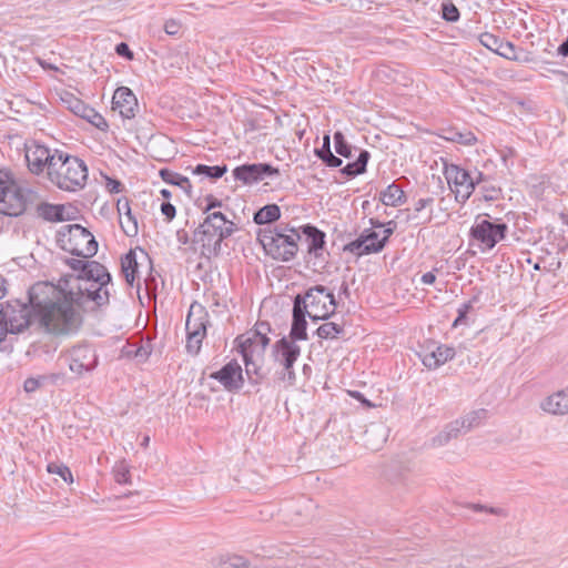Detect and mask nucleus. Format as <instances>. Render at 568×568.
I'll list each match as a JSON object with an SVG mask.
<instances>
[{"instance_id":"nucleus-1","label":"nucleus","mask_w":568,"mask_h":568,"mask_svg":"<svg viewBox=\"0 0 568 568\" xmlns=\"http://www.w3.org/2000/svg\"><path fill=\"white\" fill-rule=\"evenodd\" d=\"M109 287L101 282L68 274L59 284L38 282L29 290V303L37 318L53 335H70L79 331L82 315L78 307L93 302L97 306L109 304Z\"/></svg>"},{"instance_id":"nucleus-2","label":"nucleus","mask_w":568,"mask_h":568,"mask_svg":"<svg viewBox=\"0 0 568 568\" xmlns=\"http://www.w3.org/2000/svg\"><path fill=\"white\" fill-rule=\"evenodd\" d=\"M205 201L206 205L203 207V213L206 214V217L194 231L193 243L202 257L211 260L221 254L222 242L237 231V226L233 221L227 220L223 213L211 212L213 209L222 206L221 200L209 195Z\"/></svg>"},{"instance_id":"nucleus-3","label":"nucleus","mask_w":568,"mask_h":568,"mask_svg":"<svg viewBox=\"0 0 568 568\" xmlns=\"http://www.w3.org/2000/svg\"><path fill=\"white\" fill-rule=\"evenodd\" d=\"M257 240L268 256L281 262H290L298 252L301 235L295 229L281 224L260 230Z\"/></svg>"},{"instance_id":"nucleus-4","label":"nucleus","mask_w":568,"mask_h":568,"mask_svg":"<svg viewBox=\"0 0 568 568\" xmlns=\"http://www.w3.org/2000/svg\"><path fill=\"white\" fill-rule=\"evenodd\" d=\"M40 196L32 189L21 186L6 170H0V213L8 216H19Z\"/></svg>"},{"instance_id":"nucleus-5","label":"nucleus","mask_w":568,"mask_h":568,"mask_svg":"<svg viewBox=\"0 0 568 568\" xmlns=\"http://www.w3.org/2000/svg\"><path fill=\"white\" fill-rule=\"evenodd\" d=\"M48 179L59 189L74 192L84 187L88 168L81 159L60 151L50 166Z\"/></svg>"},{"instance_id":"nucleus-6","label":"nucleus","mask_w":568,"mask_h":568,"mask_svg":"<svg viewBox=\"0 0 568 568\" xmlns=\"http://www.w3.org/2000/svg\"><path fill=\"white\" fill-rule=\"evenodd\" d=\"M57 243L63 251L83 258L92 257L98 252L94 236L80 224L62 225L57 233Z\"/></svg>"},{"instance_id":"nucleus-7","label":"nucleus","mask_w":568,"mask_h":568,"mask_svg":"<svg viewBox=\"0 0 568 568\" xmlns=\"http://www.w3.org/2000/svg\"><path fill=\"white\" fill-rule=\"evenodd\" d=\"M294 298L304 302L301 308L314 322L327 320L335 313L337 305L334 294L323 285H315L308 288L304 295L298 294Z\"/></svg>"},{"instance_id":"nucleus-8","label":"nucleus","mask_w":568,"mask_h":568,"mask_svg":"<svg viewBox=\"0 0 568 568\" xmlns=\"http://www.w3.org/2000/svg\"><path fill=\"white\" fill-rule=\"evenodd\" d=\"M0 326L3 331V339L8 333L17 334L24 331L32 322H37L41 328L45 327L37 318L33 306L30 307L19 301L7 302L2 304V315L0 316Z\"/></svg>"},{"instance_id":"nucleus-9","label":"nucleus","mask_w":568,"mask_h":568,"mask_svg":"<svg viewBox=\"0 0 568 568\" xmlns=\"http://www.w3.org/2000/svg\"><path fill=\"white\" fill-rule=\"evenodd\" d=\"M207 313L201 305L192 304L186 316V352L197 355L206 336Z\"/></svg>"},{"instance_id":"nucleus-10","label":"nucleus","mask_w":568,"mask_h":568,"mask_svg":"<svg viewBox=\"0 0 568 568\" xmlns=\"http://www.w3.org/2000/svg\"><path fill=\"white\" fill-rule=\"evenodd\" d=\"M59 153V150L55 149L51 151L45 145L36 141L26 143L24 145V158L27 166L28 170L34 175H40L47 171V175L49 176L50 166H52V163Z\"/></svg>"},{"instance_id":"nucleus-11","label":"nucleus","mask_w":568,"mask_h":568,"mask_svg":"<svg viewBox=\"0 0 568 568\" xmlns=\"http://www.w3.org/2000/svg\"><path fill=\"white\" fill-rule=\"evenodd\" d=\"M444 175L452 192L455 194L456 201L465 203L473 194L470 171L454 163H445Z\"/></svg>"},{"instance_id":"nucleus-12","label":"nucleus","mask_w":568,"mask_h":568,"mask_svg":"<svg viewBox=\"0 0 568 568\" xmlns=\"http://www.w3.org/2000/svg\"><path fill=\"white\" fill-rule=\"evenodd\" d=\"M507 230L506 223H496L478 216L470 229V236L480 242L485 248L491 250L505 239Z\"/></svg>"},{"instance_id":"nucleus-13","label":"nucleus","mask_w":568,"mask_h":568,"mask_svg":"<svg viewBox=\"0 0 568 568\" xmlns=\"http://www.w3.org/2000/svg\"><path fill=\"white\" fill-rule=\"evenodd\" d=\"M70 371L77 376L92 372L98 365L95 351L87 344L73 346L65 354Z\"/></svg>"},{"instance_id":"nucleus-14","label":"nucleus","mask_w":568,"mask_h":568,"mask_svg":"<svg viewBox=\"0 0 568 568\" xmlns=\"http://www.w3.org/2000/svg\"><path fill=\"white\" fill-rule=\"evenodd\" d=\"M278 175L280 170L268 163L243 164L233 170L234 179L244 184H253L264 180L265 178Z\"/></svg>"},{"instance_id":"nucleus-15","label":"nucleus","mask_w":568,"mask_h":568,"mask_svg":"<svg viewBox=\"0 0 568 568\" xmlns=\"http://www.w3.org/2000/svg\"><path fill=\"white\" fill-rule=\"evenodd\" d=\"M300 355L301 347L288 337L284 336L273 345L274 361L282 365L283 368L293 367Z\"/></svg>"},{"instance_id":"nucleus-16","label":"nucleus","mask_w":568,"mask_h":568,"mask_svg":"<svg viewBox=\"0 0 568 568\" xmlns=\"http://www.w3.org/2000/svg\"><path fill=\"white\" fill-rule=\"evenodd\" d=\"M112 110L119 112L123 119H133L138 110V100L126 87L118 88L112 98Z\"/></svg>"},{"instance_id":"nucleus-17","label":"nucleus","mask_w":568,"mask_h":568,"mask_svg":"<svg viewBox=\"0 0 568 568\" xmlns=\"http://www.w3.org/2000/svg\"><path fill=\"white\" fill-rule=\"evenodd\" d=\"M212 377L229 390L239 389L243 384L242 368L235 361L227 363L219 372L213 373Z\"/></svg>"},{"instance_id":"nucleus-18","label":"nucleus","mask_w":568,"mask_h":568,"mask_svg":"<svg viewBox=\"0 0 568 568\" xmlns=\"http://www.w3.org/2000/svg\"><path fill=\"white\" fill-rule=\"evenodd\" d=\"M69 109L78 116L87 120L101 131H106L109 124L106 120L98 113L93 108L87 105L81 100L72 98L69 102Z\"/></svg>"},{"instance_id":"nucleus-19","label":"nucleus","mask_w":568,"mask_h":568,"mask_svg":"<svg viewBox=\"0 0 568 568\" xmlns=\"http://www.w3.org/2000/svg\"><path fill=\"white\" fill-rule=\"evenodd\" d=\"M540 409L547 414L562 416L568 414V386L557 390L540 403Z\"/></svg>"},{"instance_id":"nucleus-20","label":"nucleus","mask_w":568,"mask_h":568,"mask_svg":"<svg viewBox=\"0 0 568 568\" xmlns=\"http://www.w3.org/2000/svg\"><path fill=\"white\" fill-rule=\"evenodd\" d=\"M381 239L379 234L373 229H365L355 241L345 245L344 250L358 256L378 253L379 251H368L367 248L372 247V244L376 245L381 242Z\"/></svg>"},{"instance_id":"nucleus-21","label":"nucleus","mask_w":568,"mask_h":568,"mask_svg":"<svg viewBox=\"0 0 568 568\" xmlns=\"http://www.w3.org/2000/svg\"><path fill=\"white\" fill-rule=\"evenodd\" d=\"M455 349L454 347H449L446 345H438L433 351H425L424 353L419 354L423 364L429 368V369H436L440 365L445 364L446 362L453 359L455 357Z\"/></svg>"},{"instance_id":"nucleus-22","label":"nucleus","mask_w":568,"mask_h":568,"mask_svg":"<svg viewBox=\"0 0 568 568\" xmlns=\"http://www.w3.org/2000/svg\"><path fill=\"white\" fill-rule=\"evenodd\" d=\"M302 300L294 298L293 302V321L290 331V337L293 341H306L307 339V322L306 315L307 313L301 308Z\"/></svg>"},{"instance_id":"nucleus-23","label":"nucleus","mask_w":568,"mask_h":568,"mask_svg":"<svg viewBox=\"0 0 568 568\" xmlns=\"http://www.w3.org/2000/svg\"><path fill=\"white\" fill-rule=\"evenodd\" d=\"M116 209L120 215V226L126 236H135L139 232L138 220L132 214L130 202L126 197L118 200Z\"/></svg>"},{"instance_id":"nucleus-24","label":"nucleus","mask_w":568,"mask_h":568,"mask_svg":"<svg viewBox=\"0 0 568 568\" xmlns=\"http://www.w3.org/2000/svg\"><path fill=\"white\" fill-rule=\"evenodd\" d=\"M239 351L242 357H246L247 354L254 353L262 355L266 346H262V338L256 334V331H251L237 337Z\"/></svg>"},{"instance_id":"nucleus-25","label":"nucleus","mask_w":568,"mask_h":568,"mask_svg":"<svg viewBox=\"0 0 568 568\" xmlns=\"http://www.w3.org/2000/svg\"><path fill=\"white\" fill-rule=\"evenodd\" d=\"M33 205H36L37 215L44 221L62 222L67 220L64 205L39 202V200Z\"/></svg>"},{"instance_id":"nucleus-26","label":"nucleus","mask_w":568,"mask_h":568,"mask_svg":"<svg viewBox=\"0 0 568 568\" xmlns=\"http://www.w3.org/2000/svg\"><path fill=\"white\" fill-rule=\"evenodd\" d=\"M303 233L307 236L310 242L308 253L315 257H320L325 246V233L311 224L303 226Z\"/></svg>"},{"instance_id":"nucleus-27","label":"nucleus","mask_w":568,"mask_h":568,"mask_svg":"<svg viewBox=\"0 0 568 568\" xmlns=\"http://www.w3.org/2000/svg\"><path fill=\"white\" fill-rule=\"evenodd\" d=\"M121 270L126 283L130 286H133L139 273V263L136 261V254L134 251L130 250L121 258Z\"/></svg>"},{"instance_id":"nucleus-28","label":"nucleus","mask_w":568,"mask_h":568,"mask_svg":"<svg viewBox=\"0 0 568 568\" xmlns=\"http://www.w3.org/2000/svg\"><path fill=\"white\" fill-rule=\"evenodd\" d=\"M81 277L94 280L97 282H101L109 287L111 284L112 277L108 272L106 267L97 261H91L88 264L87 271L84 274H80Z\"/></svg>"},{"instance_id":"nucleus-29","label":"nucleus","mask_w":568,"mask_h":568,"mask_svg":"<svg viewBox=\"0 0 568 568\" xmlns=\"http://www.w3.org/2000/svg\"><path fill=\"white\" fill-rule=\"evenodd\" d=\"M369 158V152L362 150L354 162L347 163L343 169H341V173L347 178H355L359 174H363L366 172Z\"/></svg>"},{"instance_id":"nucleus-30","label":"nucleus","mask_w":568,"mask_h":568,"mask_svg":"<svg viewBox=\"0 0 568 568\" xmlns=\"http://www.w3.org/2000/svg\"><path fill=\"white\" fill-rule=\"evenodd\" d=\"M462 432L460 423L454 420L445 426V428L433 437L432 443L435 447H442L448 444L453 438H456Z\"/></svg>"},{"instance_id":"nucleus-31","label":"nucleus","mask_w":568,"mask_h":568,"mask_svg":"<svg viewBox=\"0 0 568 568\" xmlns=\"http://www.w3.org/2000/svg\"><path fill=\"white\" fill-rule=\"evenodd\" d=\"M281 217V210L277 204H267L254 213L253 221L258 224H271Z\"/></svg>"},{"instance_id":"nucleus-32","label":"nucleus","mask_w":568,"mask_h":568,"mask_svg":"<svg viewBox=\"0 0 568 568\" xmlns=\"http://www.w3.org/2000/svg\"><path fill=\"white\" fill-rule=\"evenodd\" d=\"M160 176L164 182L176 185V186L181 187L183 191H185V193L187 195H191L192 185H191L190 180L186 176H184L180 173L173 172L169 169L160 170Z\"/></svg>"},{"instance_id":"nucleus-33","label":"nucleus","mask_w":568,"mask_h":568,"mask_svg":"<svg viewBox=\"0 0 568 568\" xmlns=\"http://www.w3.org/2000/svg\"><path fill=\"white\" fill-rule=\"evenodd\" d=\"M404 191L395 183H392L381 193V200L385 205L396 206L403 203Z\"/></svg>"},{"instance_id":"nucleus-34","label":"nucleus","mask_w":568,"mask_h":568,"mask_svg":"<svg viewBox=\"0 0 568 568\" xmlns=\"http://www.w3.org/2000/svg\"><path fill=\"white\" fill-rule=\"evenodd\" d=\"M221 568H250V561L240 555H223L216 559Z\"/></svg>"},{"instance_id":"nucleus-35","label":"nucleus","mask_w":568,"mask_h":568,"mask_svg":"<svg viewBox=\"0 0 568 568\" xmlns=\"http://www.w3.org/2000/svg\"><path fill=\"white\" fill-rule=\"evenodd\" d=\"M192 172L195 175H203L211 180H217V179L222 178L227 172V166L225 164L224 165H214V166H209L205 164H197L193 169Z\"/></svg>"},{"instance_id":"nucleus-36","label":"nucleus","mask_w":568,"mask_h":568,"mask_svg":"<svg viewBox=\"0 0 568 568\" xmlns=\"http://www.w3.org/2000/svg\"><path fill=\"white\" fill-rule=\"evenodd\" d=\"M487 417V410L484 408L470 412L462 419H457L460 423L462 429L470 430L474 427L480 425V423Z\"/></svg>"},{"instance_id":"nucleus-37","label":"nucleus","mask_w":568,"mask_h":568,"mask_svg":"<svg viewBox=\"0 0 568 568\" xmlns=\"http://www.w3.org/2000/svg\"><path fill=\"white\" fill-rule=\"evenodd\" d=\"M343 332L344 327L342 325L326 322L317 328L316 334L320 338L329 339L338 337Z\"/></svg>"},{"instance_id":"nucleus-38","label":"nucleus","mask_w":568,"mask_h":568,"mask_svg":"<svg viewBox=\"0 0 568 568\" xmlns=\"http://www.w3.org/2000/svg\"><path fill=\"white\" fill-rule=\"evenodd\" d=\"M333 139L336 153L346 159L352 158V145L346 141L344 134L341 131H336Z\"/></svg>"},{"instance_id":"nucleus-39","label":"nucleus","mask_w":568,"mask_h":568,"mask_svg":"<svg viewBox=\"0 0 568 568\" xmlns=\"http://www.w3.org/2000/svg\"><path fill=\"white\" fill-rule=\"evenodd\" d=\"M445 139L463 145H474L477 142L475 134L470 131H449V135L445 136Z\"/></svg>"},{"instance_id":"nucleus-40","label":"nucleus","mask_w":568,"mask_h":568,"mask_svg":"<svg viewBox=\"0 0 568 568\" xmlns=\"http://www.w3.org/2000/svg\"><path fill=\"white\" fill-rule=\"evenodd\" d=\"M47 470L49 474L60 476L65 483L71 484L73 481V476L70 468L61 463H49L47 466Z\"/></svg>"},{"instance_id":"nucleus-41","label":"nucleus","mask_w":568,"mask_h":568,"mask_svg":"<svg viewBox=\"0 0 568 568\" xmlns=\"http://www.w3.org/2000/svg\"><path fill=\"white\" fill-rule=\"evenodd\" d=\"M113 475L115 481L119 484L131 483L130 466L126 464L125 460H120L114 465Z\"/></svg>"},{"instance_id":"nucleus-42","label":"nucleus","mask_w":568,"mask_h":568,"mask_svg":"<svg viewBox=\"0 0 568 568\" xmlns=\"http://www.w3.org/2000/svg\"><path fill=\"white\" fill-rule=\"evenodd\" d=\"M496 54L505 58V59H508L510 61H520V57L519 54L517 53V49L515 47V44L510 41H501V43L499 44V49L498 51L496 52Z\"/></svg>"},{"instance_id":"nucleus-43","label":"nucleus","mask_w":568,"mask_h":568,"mask_svg":"<svg viewBox=\"0 0 568 568\" xmlns=\"http://www.w3.org/2000/svg\"><path fill=\"white\" fill-rule=\"evenodd\" d=\"M130 349L126 352L128 355H133L139 362H145L151 355L152 348L149 343L136 345H130Z\"/></svg>"},{"instance_id":"nucleus-44","label":"nucleus","mask_w":568,"mask_h":568,"mask_svg":"<svg viewBox=\"0 0 568 568\" xmlns=\"http://www.w3.org/2000/svg\"><path fill=\"white\" fill-rule=\"evenodd\" d=\"M501 41L503 40L500 38L489 32H484L479 36L480 44L487 48L488 50L493 51L494 53L498 51Z\"/></svg>"},{"instance_id":"nucleus-45","label":"nucleus","mask_w":568,"mask_h":568,"mask_svg":"<svg viewBox=\"0 0 568 568\" xmlns=\"http://www.w3.org/2000/svg\"><path fill=\"white\" fill-rule=\"evenodd\" d=\"M396 229V223L394 221H389L386 224H384V231H383V237L381 239V242L376 243V245L372 244V247L367 248L368 251H382L386 243L388 242L389 236L394 233Z\"/></svg>"},{"instance_id":"nucleus-46","label":"nucleus","mask_w":568,"mask_h":568,"mask_svg":"<svg viewBox=\"0 0 568 568\" xmlns=\"http://www.w3.org/2000/svg\"><path fill=\"white\" fill-rule=\"evenodd\" d=\"M442 17L448 22H456L459 19V10L450 2L446 1L442 3Z\"/></svg>"},{"instance_id":"nucleus-47","label":"nucleus","mask_w":568,"mask_h":568,"mask_svg":"<svg viewBox=\"0 0 568 568\" xmlns=\"http://www.w3.org/2000/svg\"><path fill=\"white\" fill-rule=\"evenodd\" d=\"M316 156L329 168H339L343 163L342 159L334 155L332 151L316 152Z\"/></svg>"},{"instance_id":"nucleus-48","label":"nucleus","mask_w":568,"mask_h":568,"mask_svg":"<svg viewBox=\"0 0 568 568\" xmlns=\"http://www.w3.org/2000/svg\"><path fill=\"white\" fill-rule=\"evenodd\" d=\"M253 331H256V334L262 338V346H267L270 343V338L267 337L271 331L270 324L266 322H257Z\"/></svg>"},{"instance_id":"nucleus-49","label":"nucleus","mask_w":568,"mask_h":568,"mask_svg":"<svg viewBox=\"0 0 568 568\" xmlns=\"http://www.w3.org/2000/svg\"><path fill=\"white\" fill-rule=\"evenodd\" d=\"M433 204H434V197H432V196L418 199L414 204V211L419 213V212L424 211L425 209H429V215L427 217V221H430Z\"/></svg>"},{"instance_id":"nucleus-50","label":"nucleus","mask_w":568,"mask_h":568,"mask_svg":"<svg viewBox=\"0 0 568 568\" xmlns=\"http://www.w3.org/2000/svg\"><path fill=\"white\" fill-rule=\"evenodd\" d=\"M484 197L487 201L497 200L500 195V189L489 184V181L481 186Z\"/></svg>"},{"instance_id":"nucleus-51","label":"nucleus","mask_w":568,"mask_h":568,"mask_svg":"<svg viewBox=\"0 0 568 568\" xmlns=\"http://www.w3.org/2000/svg\"><path fill=\"white\" fill-rule=\"evenodd\" d=\"M65 263L70 266L72 271L79 272V274H84L89 264L88 261L80 258H67Z\"/></svg>"},{"instance_id":"nucleus-52","label":"nucleus","mask_w":568,"mask_h":568,"mask_svg":"<svg viewBox=\"0 0 568 568\" xmlns=\"http://www.w3.org/2000/svg\"><path fill=\"white\" fill-rule=\"evenodd\" d=\"M471 307H473V304H471L470 301L467 302V303H464V304H462L459 306V308L457 311L458 312V316L454 321L453 327H457L458 325H460L465 321V318H466L468 312L471 310Z\"/></svg>"},{"instance_id":"nucleus-53","label":"nucleus","mask_w":568,"mask_h":568,"mask_svg":"<svg viewBox=\"0 0 568 568\" xmlns=\"http://www.w3.org/2000/svg\"><path fill=\"white\" fill-rule=\"evenodd\" d=\"M470 508L475 511H486V513H489V514H493V515H497V516H505V510L503 508H495V507H488V506H485V505H480V504H473L470 506Z\"/></svg>"},{"instance_id":"nucleus-54","label":"nucleus","mask_w":568,"mask_h":568,"mask_svg":"<svg viewBox=\"0 0 568 568\" xmlns=\"http://www.w3.org/2000/svg\"><path fill=\"white\" fill-rule=\"evenodd\" d=\"M42 381L43 378L39 377V378H34V377H30V378H27L23 383V388L27 393H33L36 392L41 385H42Z\"/></svg>"},{"instance_id":"nucleus-55","label":"nucleus","mask_w":568,"mask_h":568,"mask_svg":"<svg viewBox=\"0 0 568 568\" xmlns=\"http://www.w3.org/2000/svg\"><path fill=\"white\" fill-rule=\"evenodd\" d=\"M181 24L179 21L170 19L164 23V31L169 36H176L180 32Z\"/></svg>"},{"instance_id":"nucleus-56","label":"nucleus","mask_w":568,"mask_h":568,"mask_svg":"<svg viewBox=\"0 0 568 568\" xmlns=\"http://www.w3.org/2000/svg\"><path fill=\"white\" fill-rule=\"evenodd\" d=\"M471 180H473V192L475 191L476 185L485 184L488 182V176H486L483 172L475 169L470 171Z\"/></svg>"},{"instance_id":"nucleus-57","label":"nucleus","mask_w":568,"mask_h":568,"mask_svg":"<svg viewBox=\"0 0 568 568\" xmlns=\"http://www.w3.org/2000/svg\"><path fill=\"white\" fill-rule=\"evenodd\" d=\"M115 52L118 55L126 58L128 60L133 59V52L130 50L125 42H120L115 45Z\"/></svg>"},{"instance_id":"nucleus-58","label":"nucleus","mask_w":568,"mask_h":568,"mask_svg":"<svg viewBox=\"0 0 568 568\" xmlns=\"http://www.w3.org/2000/svg\"><path fill=\"white\" fill-rule=\"evenodd\" d=\"M161 212L168 219V221H171L174 219L176 210L175 206L170 202H163L161 204Z\"/></svg>"},{"instance_id":"nucleus-59","label":"nucleus","mask_w":568,"mask_h":568,"mask_svg":"<svg viewBox=\"0 0 568 568\" xmlns=\"http://www.w3.org/2000/svg\"><path fill=\"white\" fill-rule=\"evenodd\" d=\"M253 355H254V353H250V354H247L246 357H243V361L245 364V371H246L247 375L257 374L258 368H257L256 364L253 362Z\"/></svg>"},{"instance_id":"nucleus-60","label":"nucleus","mask_w":568,"mask_h":568,"mask_svg":"<svg viewBox=\"0 0 568 568\" xmlns=\"http://www.w3.org/2000/svg\"><path fill=\"white\" fill-rule=\"evenodd\" d=\"M106 189L111 192V193H119L121 192L122 190V184L120 181L118 180H112V179H109L108 180V183H106Z\"/></svg>"},{"instance_id":"nucleus-61","label":"nucleus","mask_w":568,"mask_h":568,"mask_svg":"<svg viewBox=\"0 0 568 568\" xmlns=\"http://www.w3.org/2000/svg\"><path fill=\"white\" fill-rule=\"evenodd\" d=\"M282 379L283 381H287V383L290 385H293L295 383L296 375H295V372H294L293 367L284 368V373H283Z\"/></svg>"},{"instance_id":"nucleus-62","label":"nucleus","mask_w":568,"mask_h":568,"mask_svg":"<svg viewBox=\"0 0 568 568\" xmlns=\"http://www.w3.org/2000/svg\"><path fill=\"white\" fill-rule=\"evenodd\" d=\"M324 151H332L331 150V138H329L328 134H325L323 136V144H322V146L318 148V149H315L314 152L316 153V152H324Z\"/></svg>"},{"instance_id":"nucleus-63","label":"nucleus","mask_w":568,"mask_h":568,"mask_svg":"<svg viewBox=\"0 0 568 568\" xmlns=\"http://www.w3.org/2000/svg\"><path fill=\"white\" fill-rule=\"evenodd\" d=\"M436 281V276L433 272H427L422 275L420 282L425 285H430Z\"/></svg>"},{"instance_id":"nucleus-64","label":"nucleus","mask_w":568,"mask_h":568,"mask_svg":"<svg viewBox=\"0 0 568 568\" xmlns=\"http://www.w3.org/2000/svg\"><path fill=\"white\" fill-rule=\"evenodd\" d=\"M557 53L562 57L568 55V36L567 39L558 47Z\"/></svg>"}]
</instances>
